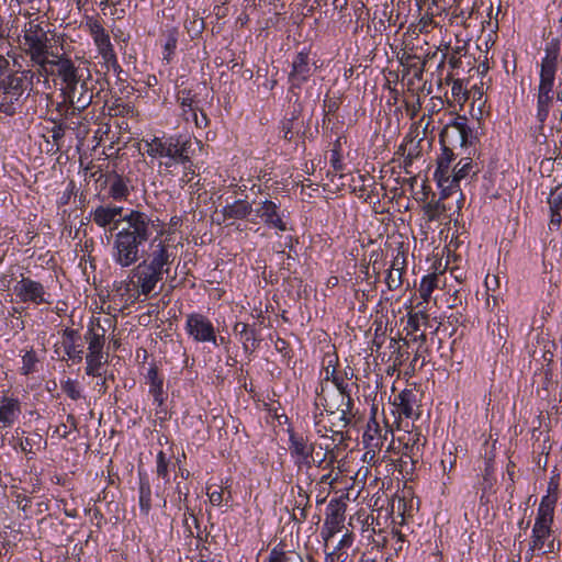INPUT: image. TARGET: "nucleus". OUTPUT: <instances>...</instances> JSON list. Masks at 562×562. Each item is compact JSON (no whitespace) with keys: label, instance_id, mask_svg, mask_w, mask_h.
<instances>
[{"label":"nucleus","instance_id":"58836bf2","mask_svg":"<svg viewBox=\"0 0 562 562\" xmlns=\"http://www.w3.org/2000/svg\"><path fill=\"white\" fill-rule=\"evenodd\" d=\"M405 271H401L397 268H390L387 276L385 278V283L390 291H394L403 284V273Z\"/></svg>","mask_w":562,"mask_h":562},{"label":"nucleus","instance_id":"8fccbe9b","mask_svg":"<svg viewBox=\"0 0 562 562\" xmlns=\"http://www.w3.org/2000/svg\"><path fill=\"white\" fill-rule=\"evenodd\" d=\"M294 507H310V495L301 486H297V497Z\"/></svg>","mask_w":562,"mask_h":562},{"label":"nucleus","instance_id":"bf43d9fd","mask_svg":"<svg viewBox=\"0 0 562 562\" xmlns=\"http://www.w3.org/2000/svg\"><path fill=\"white\" fill-rule=\"evenodd\" d=\"M66 110H65V113H64V116L65 119L69 120L74 116H76L77 114H80L81 112L78 111V109H75V105L74 104H70V103H66Z\"/></svg>","mask_w":562,"mask_h":562},{"label":"nucleus","instance_id":"2f4dec72","mask_svg":"<svg viewBox=\"0 0 562 562\" xmlns=\"http://www.w3.org/2000/svg\"><path fill=\"white\" fill-rule=\"evenodd\" d=\"M408 441H411L409 451L404 452V457H408L412 462H416L418 457L420 456L422 449L425 445V438L422 437L418 432H409L407 434Z\"/></svg>","mask_w":562,"mask_h":562},{"label":"nucleus","instance_id":"9d476101","mask_svg":"<svg viewBox=\"0 0 562 562\" xmlns=\"http://www.w3.org/2000/svg\"><path fill=\"white\" fill-rule=\"evenodd\" d=\"M186 330L196 342H211L214 346H220L224 341L223 337L218 341L214 325L205 315L200 313L187 315Z\"/></svg>","mask_w":562,"mask_h":562},{"label":"nucleus","instance_id":"4468645a","mask_svg":"<svg viewBox=\"0 0 562 562\" xmlns=\"http://www.w3.org/2000/svg\"><path fill=\"white\" fill-rule=\"evenodd\" d=\"M89 26L91 36L93 37L94 44L99 54L102 56L106 68H112L114 71H121V67L119 65L116 54L113 49L110 35L98 21L90 23Z\"/></svg>","mask_w":562,"mask_h":562},{"label":"nucleus","instance_id":"f03ea898","mask_svg":"<svg viewBox=\"0 0 562 562\" xmlns=\"http://www.w3.org/2000/svg\"><path fill=\"white\" fill-rule=\"evenodd\" d=\"M56 57L57 75L63 82V95L65 103H70L79 112L85 111L92 102L95 94V81L92 79L90 63L85 59L74 61L61 55Z\"/></svg>","mask_w":562,"mask_h":562},{"label":"nucleus","instance_id":"0eeeda50","mask_svg":"<svg viewBox=\"0 0 562 562\" xmlns=\"http://www.w3.org/2000/svg\"><path fill=\"white\" fill-rule=\"evenodd\" d=\"M198 142L184 136L154 137L146 142V153L154 158H175L190 160L194 153L193 145Z\"/></svg>","mask_w":562,"mask_h":562},{"label":"nucleus","instance_id":"4be33fe9","mask_svg":"<svg viewBox=\"0 0 562 562\" xmlns=\"http://www.w3.org/2000/svg\"><path fill=\"white\" fill-rule=\"evenodd\" d=\"M21 414L18 398L2 396L0 398V422L4 427H11Z\"/></svg>","mask_w":562,"mask_h":562},{"label":"nucleus","instance_id":"f704fd0d","mask_svg":"<svg viewBox=\"0 0 562 562\" xmlns=\"http://www.w3.org/2000/svg\"><path fill=\"white\" fill-rule=\"evenodd\" d=\"M311 459L318 468L331 470L336 461V454L334 449H326V452L323 454V457H319V453L316 452V456H312Z\"/></svg>","mask_w":562,"mask_h":562},{"label":"nucleus","instance_id":"79ce46f5","mask_svg":"<svg viewBox=\"0 0 562 562\" xmlns=\"http://www.w3.org/2000/svg\"><path fill=\"white\" fill-rule=\"evenodd\" d=\"M558 485L549 484L548 494L541 498L539 505L554 509L558 501Z\"/></svg>","mask_w":562,"mask_h":562},{"label":"nucleus","instance_id":"a878e982","mask_svg":"<svg viewBox=\"0 0 562 562\" xmlns=\"http://www.w3.org/2000/svg\"><path fill=\"white\" fill-rule=\"evenodd\" d=\"M416 395L412 390H404L395 397V405L402 415L407 418L418 416L416 413Z\"/></svg>","mask_w":562,"mask_h":562},{"label":"nucleus","instance_id":"393cba45","mask_svg":"<svg viewBox=\"0 0 562 562\" xmlns=\"http://www.w3.org/2000/svg\"><path fill=\"white\" fill-rule=\"evenodd\" d=\"M476 173L477 169H475V165L473 164L472 159L462 158L452 170V176L449 180V184H451V191L459 188V183L462 179L469 177L470 175L475 176Z\"/></svg>","mask_w":562,"mask_h":562},{"label":"nucleus","instance_id":"de8ad7c7","mask_svg":"<svg viewBox=\"0 0 562 562\" xmlns=\"http://www.w3.org/2000/svg\"><path fill=\"white\" fill-rule=\"evenodd\" d=\"M340 102L337 98H326L324 101L325 115L335 114L339 109Z\"/></svg>","mask_w":562,"mask_h":562},{"label":"nucleus","instance_id":"052dcab7","mask_svg":"<svg viewBox=\"0 0 562 562\" xmlns=\"http://www.w3.org/2000/svg\"><path fill=\"white\" fill-rule=\"evenodd\" d=\"M167 160L161 162L160 165L165 166L166 169H170L172 167H175L176 165L178 164H183L186 165L187 162H190V160H178V159H175V158H166Z\"/></svg>","mask_w":562,"mask_h":562},{"label":"nucleus","instance_id":"7ed1b4c3","mask_svg":"<svg viewBox=\"0 0 562 562\" xmlns=\"http://www.w3.org/2000/svg\"><path fill=\"white\" fill-rule=\"evenodd\" d=\"M559 55V42L553 40L547 44L546 56L541 60L540 82L537 94V120L540 123V127L543 126L553 105V86L558 70Z\"/></svg>","mask_w":562,"mask_h":562},{"label":"nucleus","instance_id":"09e8293b","mask_svg":"<svg viewBox=\"0 0 562 562\" xmlns=\"http://www.w3.org/2000/svg\"><path fill=\"white\" fill-rule=\"evenodd\" d=\"M207 496L212 505L220 506L224 499V491L222 487L214 491H211V487H207Z\"/></svg>","mask_w":562,"mask_h":562},{"label":"nucleus","instance_id":"5fc2aeb1","mask_svg":"<svg viewBox=\"0 0 562 562\" xmlns=\"http://www.w3.org/2000/svg\"><path fill=\"white\" fill-rule=\"evenodd\" d=\"M405 108H406V111H407L408 115L411 116V119H414L418 114V112L422 108L419 98L417 99L416 104L415 103L411 104L409 102L405 101Z\"/></svg>","mask_w":562,"mask_h":562},{"label":"nucleus","instance_id":"680f3d73","mask_svg":"<svg viewBox=\"0 0 562 562\" xmlns=\"http://www.w3.org/2000/svg\"><path fill=\"white\" fill-rule=\"evenodd\" d=\"M249 327H250V326H249L248 324H246V323L237 322V323L234 325L233 330H234V333H235L236 335H239V337H240V336H241L246 330H248V329H249Z\"/></svg>","mask_w":562,"mask_h":562},{"label":"nucleus","instance_id":"603ef678","mask_svg":"<svg viewBox=\"0 0 562 562\" xmlns=\"http://www.w3.org/2000/svg\"><path fill=\"white\" fill-rule=\"evenodd\" d=\"M307 518V508L294 507L292 513V519L295 522H303Z\"/></svg>","mask_w":562,"mask_h":562},{"label":"nucleus","instance_id":"37998d69","mask_svg":"<svg viewBox=\"0 0 562 562\" xmlns=\"http://www.w3.org/2000/svg\"><path fill=\"white\" fill-rule=\"evenodd\" d=\"M157 475L166 482L169 481L168 461L164 451H159L157 454Z\"/></svg>","mask_w":562,"mask_h":562},{"label":"nucleus","instance_id":"4d7b16f0","mask_svg":"<svg viewBox=\"0 0 562 562\" xmlns=\"http://www.w3.org/2000/svg\"><path fill=\"white\" fill-rule=\"evenodd\" d=\"M485 285L487 291H495L499 286V279L497 276H487L485 278Z\"/></svg>","mask_w":562,"mask_h":562},{"label":"nucleus","instance_id":"13d9d810","mask_svg":"<svg viewBox=\"0 0 562 562\" xmlns=\"http://www.w3.org/2000/svg\"><path fill=\"white\" fill-rule=\"evenodd\" d=\"M195 177V172L193 169H191V167H187L184 165V172H183V176L181 178V181L186 184L190 183Z\"/></svg>","mask_w":562,"mask_h":562},{"label":"nucleus","instance_id":"6e6552de","mask_svg":"<svg viewBox=\"0 0 562 562\" xmlns=\"http://www.w3.org/2000/svg\"><path fill=\"white\" fill-rule=\"evenodd\" d=\"M164 274L158 269L140 261L131 270L125 290L126 292L136 291L139 295L147 297L155 291L157 284L162 281Z\"/></svg>","mask_w":562,"mask_h":562},{"label":"nucleus","instance_id":"bb28decb","mask_svg":"<svg viewBox=\"0 0 562 562\" xmlns=\"http://www.w3.org/2000/svg\"><path fill=\"white\" fill-rule=\"evenodd\" d=\"M147 378L149 380V394L154 402L161 407L165 403L164 380L159 376L157 368H150Z\"/></svg>","mask_w":562,"mask_h":562},{"label":"nucleus","instance_id":"dca6fc26","mask_svg":"<svg viewBox=\"0 0 562 562\" xmlns=\"http://www.w3.org/2000/svg\"><path fill=\"white\" fill-rule=\"evenodd\" d=\"M458 155L459 154L453 150L442 148L441 155L437 158V169L434 176L442 190V199L447 198L448 193L451 192L449 180L452 176V171L450 170V165Z\"/></svg>","mask_w":562,"mask_h":562},{"label":"nucleus","instance_id":"b1692460","mask_svg":"<svg viewBox=\"0 0 562 562\" xmlns=\"http://www.w3.org/2000/svg\"><path fill=\"white\" fill-rule=\"evenodd\" d=\"M325 373V380H331L338 391V403H346L348 398L353 400L351 397L350 383L346 381V378H342L341 372L337 371L335 368L330 370L329 367H327Z\"/></svg>","mask_w":562,"mask_h":562},{"label":"nucleus","instance_id":"ddd939ff","mask_svg":"<svg viewBox=\"0 0 562 562\" xmlns=\"http://www.w3.org/2000/svg\"><path fill=\"white\" fill-rule=\"evenodd\" d=\"M14 293L22 303H33L35 305L53 304V297L46 292L44 285L29 277H22L14 285Z\"/></svg>","mask_w":562,"mask_h":562},{"label":"nucleus","instance_id":"f8f14e48","mask_svg":"<svg viewBox=\"0 0 562 562\" xmlns=\"http://www.w3.org/2000/svg\"><path fill=\"white\" fill-rule=\"evenodd\" d=\"M252 204L254 217L250 218V222L258 223L257 220H260L265 225L281 232L288 229L280 203L266 199L263 201H252Z\"/></svg>","mask_w":562,"mask_h":562},{"label":"nucleus","instance_id":"6ab92c4d","mask_svg":"<svg viewBox=\"0 0 562 562\" xmlns=\"http://www.w3.org/2000/svg\"><path fill=\"white\" fill-rule=\"evenodd\" d=\"M313 74L307 53L300 52L292 63L289 80L293 87L300 88Z\"/></svg>","mask_w":562,"mask_h":562},{"label":"nucleus","instance_id":"72a5a7b5","mask_svg":"<svg viewBox=\"0 0 562 562\" xmlns=\"http://www.w3.org/2000/svg\"><path fill=\"white\" fill-rule=\"evenodd\" d=\"M240 341L243 342L245 352H252L258 347V344L260 341V339L258 338V331L256 330V328L249 327V329L246 330L240 336Z\"/></svg>","mask_w":562,"mask_h":562},{"label":"nucleus","instance_id":"20e7f679","mask_svg":"<svg viewBox=\"0 0 562 562\" xmlns=\"http://www.w3.org/2000/svg\"><path fill=\"white\" fill-rule=\"evenodd\" d=\"M49 40L47 32L42 27L37 20H31L25 23L23 29V50L31 60L38 66L40 74L44 75L45 80L54 72L56 59H48V56H55L49 53Z\"/></svg>","mask_w":562,"mask_h":562},{"label":"nucleus","instance_id":"cd10ccee","mask_svg":"<svg viewBox=\"0 0 562 562\" xmlns=\"http://www.w3.org/2000/svg\"><path fill=\"white\" fill-rule=\"evenodd\" d=\"M127 180L120 175H113L110 178L109 194L115 201L126 200L130 195Z\"/></svg>","mask_w":562,"mask_h":562},{"label":"nucleus","instance_id":"c03bdc74","mask_svg":"<svg viewBox=\"0 0 562 562\" xmlns=\"http://www.w3.org/2000/svg\"><path fill=\"white\" fill-rule=\"evenodd\" d=\"M61 390L71 398L79 400L81 397V392L78 387V383L74 380L68 379L61 384Z\"/></svg>","mask_w":562,"mask_h":562},{"label":"nucleus","instance_id":"a19ab883","mask_svg":"<svg viewBox=\"0 0 562 562\" xmlns=\"http://www.w3.org/2000/svg\"><path fill=\"white\" fill-rule=\"evenodd\" d=\"M43 437L40 434H32L20 442L21 450L25 453H34V448H40Z\"/></svg>","mask_w":562,"mask_h":562},{"label":"nucleus","instance_id":"6e6d98bb","mask_svg":"<svg viewBox=\"0 0 562 562\" xmlns=\"http://www.w3.org/2000/svg\"><path fill=\"white\" fill-rule=\"evenodd\" d=\"M182 116L187 122L194 121L198 116V108L193 105L182 110Z\"/></svg>","mask_w":562,"mask_h":562},{"label":"nucleus","instance_id":"c756f323","mask_svg":"<svg viewBox=\"0 0 562 562\" xmlns=\"http://www.w3.org/2000/svg\"><path fill=\"white\" fill-rule=\"evenodd\" d=\"M265 562H304L302 557L295 551L284 550L283 544H278L271 549Z\"/></svg>","mask_w":562,"mask_h":562},{"label":"nucleus","instance_id":"f257e3e1","mask_svg":"<svg viewBox=\"0 0 562 562\" xmlns=\"http://www.w3.org/2000/svg\"><path fill=\"white\" fill-rule=\"evenodd\" d=\"M91 215L98 226L106 227L113 224L111 232L117 231L114 234L112 258L122 268L131 267L143 258L145 244L158 231V221L137 210H131L122 218L114 220L110 206L100 205Z\"/></svg>","mask_w":562,"mask_h":562},{"label":"nucleus","instance_id":"5701e85b","mask_svg":"<svg viewBox=\"0 0 562 562\" xmlns=\"http://www.w3.org/2000/svg\"><path fill=\"white\" fill-rule=\"evenodd\" d=\"M254 213V204L246 200H236L222 210L223 220H245Z\"/></svg>","mask_w":562,"mask_h":562},{"label":"nucleus","instance_id":"774afa93","mask_svg":"<svg viewBox=\"0 0 562 562\" xmlns=\"http://www.w3.org/2000/svg\"><path fill=\"white\" fill-rule=\"evenodd\" d=\"M64 136V128L61 125L55 126L53 128V139L57 142Z\"/></svg>","mask_w":562,"mask_h":562},{"label":"nucleus","instance_id":"e2e57ef3","mask_svg":"<svg viewBox=\"0 0 562 562\" xmlns=\"http://www.w3.org/2000/svg\"><path fill=\"white\" fill-rule=\"evenodd\" d=\"M195 126L199 128L205 127L209 123L207 116L205 113L201 111V114L196 116V119L193 121Z\"/></svg>","mask_w":562,"mask_h":562},{"label":"nucleus","instance_id":"39448f33","mask_svg":"<svg viewBox=\"0 0 562 562\" xmlns=\"http://www.w3.org/2000/svg\"><path fill=\"white\" fill-rule=\"evenodd\" d=\"M321 404L324 406L325 413L315 414V427L317 434L328 437V432L342 438V430L347 428L353 420V400H347L346 403L327 402L322 395H318Z\"/></svg>","mask_w":562,"mask_h":562},{"label":"nucleus","instance_id":"a18cd8bd","mask_svg":"<svg viewBox=\"0 0 562 562\" xmlns=\"http://www.w3.org/2000/svg\"><path fill=\"white\" fill-rule=\"evenodd\" d=\"M14 99H11L10 95L3 94L0 100V111L5 113L7 115H14L16 113V109L14 106Z\"/></svg>","mask_w":562,"mask_h":562},{"label":"nucleus","instance_id":"7c9ffc66","mask_svg":"<svg viewBox=\"0 0 562 562\" xmlns=\"http://www.w3.org/2000/svg\"><path fill=\"white\" fill-rule=\"evenodd\" d=\"M139 508L144 515L151 509V488L146 475L139 473Z\"/></svg>","mask_w":562,"mask_h":562},{"label":"nucleus","instance_id":"a211bd4d","mask_svg":"<svg viewBox=\"0 0 562 562\" xmlns=\"http://www.w3.org/2000/svg\"><path fill=\"white\" fill-rule=\"evenodd\" d=\"M63 347L66 357L63 359H69L74 362H81L83 359V342L79 330L72 328H66L63 331Z\"/></svg>","mask_w":562,"mask_h":562},{"label":"nucleus","instance_id":"1a4fd4ad","mask_svg":"<svg viewBox=\"0 0 562 562\" xmlns=\"http://www.w3.org/2000/svg\"><path fill=\"white\" fill-rule=\"evenodd\" d=\"M467 122L465 116L459 115L445 126L440 133L442 148L454 151L457 148H464L472 144V130Z\"/></svg>","mask_w":562,"mask_h":562},{"label":"nucleus","instance_id":"2eb2a0df","mask_svg":"<svg viewBox=\"0 0 562 562\" xmlns=\"http://www.w3.org/2000/svg\"><path fill=\"white\" fill-rule=\"evenodd\" d=\"M34 77L37 78L38 82L41 77H44V75H41L40 71L36 74L31 70H24L21 75H8L0 81V89L3 90V94H8L11 99L19 101L23 92L26 90L27 83L33 86Z\"/></svg>","mask_w":562,"mask_h":562},{"label":"nucleus","instance_id":"423d86ee","mask_svg":"<svg viewBox=\"0 0 562 562\" xmlns=\"http://www.w3.org/2000/svg\"><path fill=\"white\" fill-rule=\"evenodd\" d=\"M106 328L100 317H91L88 329L83 336L88 344V353L86 356V373L91 376L101 375V367L106 362L104 359L103 347L105 342Z\"/></svg>","mask_w":562,"mask_h":562},{"label":"nucleus","instance_id":"ea45409f","mask_svg":"<svg viewBox=\"0 0 562 562\" xmlns=\"http://www.w3.org/2000/svg\"><path fill=\"white\" fill-rule=\"evenodd\" d=\"M554 509L539 505L535 524L553 525Z\"/></svg>","mask_w":562,"mask_h":562},{"label":"nucleus","instance_id":"338daca9","mask_svg":"<svg viewBox=\"0 0 562 562\" xmlns=\"http://www.w3.org/2000/svg\"><path fill=\"white\" fill-rule=\"evenodd\" d=\"M431 23H432V19L431 18H423L419 21L420 32H427L428 27L431 25Z\"/></svg>","mask_w":562,"mask_h":562},{"label":"nucleus","instance_id":"4c0bfd02","mask_svg":"<svg viewBox=\"0 0 562 562\" xmlns=\"http://www.w3.org/2000/svg\"><path fill=\"white\" fill-rule=\"evenodd\" d=\"M178 44V31L176 29H171L167 32V40L166 44L164 46L165 48V55L164 59L168 63L171 59L172 54L175 53V49L177 48Z\"/></svg>","mask_w":562,"mask_h":562},{"label":"nucleus","instance_id":"aec40b11","mask_svg":"<svg viewBox=\"0 0 562 562\" xmlns=\"http://www.w3.org/2000/svg\"><path fill=\"white\" fill-rule=\"evenodd\" d=\"M552 532V526L533 524L529 548L527 550L528 561H530L536 553L539 554V552L544 549V546L551 538Z\"/></svg>","mask_w":562,"mask_h":562},{"label":"nucleus","instance_id":"f3484780","mask_svg":"<svg viewBox=\"0 0 562 562\" xmlns=\"http://www.w3.org/2000/svg\"><path fill=\"white\" fill-rule=\"evenodd\" d=\"M290 442V452L291 456L295 459V463L297 465L311 464V458L314 452V445L308 442L307 437L303 435L296 434L294 431L290 432L289 436Z\"/></svg>","mask_w":562,"mask_h":562},{"label":"nucleus","instance_id":"0e129e2a","mask_svg":"<svg viewBox=\"0 0 562 562\" xmlns=\"http://www.w3.org/2000/svg\"><path fill=\"white\" fill-rule=\"evenodd\" d=\"M393 538H395V546H394V549L396 551H401L403 550V547H404V535H402L401 532L396 531L393 536Z\"/></svg>","mask_w":562,"mask_h":562},{"label":"nucleus","instance_id":"412c9836","mask_svg":"<svg viewBox=\"0 0 562 562\" xmlns=\"http://www.w3.org/2000/svg\"><path fill=\"white\" fill-rule=\"evenodd\" d=\"M346 504L339 499H331L326 509V518L324 526L329 533H335L340 529L345 520Z\"/></svg>","mask_w":562,"mask_h":562},{"label":"nucleus","instance_id":"49530a36","mask_svg":"<svg viewBox=\"0 0 562 562\" xmlns=\"http://www.w3.org/2000/svg\"><path fill=\"white\" fill-rule=\"evenodd\" d=\"M177 99L182 110L195 104L194 97L191 94V91L187 89L179 91Z\"/></svg>","mask_w":562,"mask_h":562},{"label":"nucleus","instance_id":"3c124183","mask_svg":"<svg viewBox=\"0 0 562 562\" xmlns=\"http://www.w3.org/2000/svg\"><path fill=\"white\" fill-rule=\"evenodd\" d=\"M330 164L335 171H341L344 169V164L341 161V155L338 149H334L331 151Z\"/></svg>","mask_w":562,"mask_h":562},{"label":"nucleus","instance_id":"c85d7f7f","mask_svg":"<svg viewBox=\"0 0 562 562\" xmlns=\"http://www.w3.org/2000/svg\"><path fill=\"white\" fill-rule=\"evenodd\" d=\"M548 204L551 212L550 224L553 226H560L562 220L560 214V210L562 209V191L559 187L550 192Z\"/></svg>","mask_w":562,"mask_h":562},{"label":"nucleus","instance_id":"473e14b6","mask_svg":"<svg viewBox=\"0 0 562 562\" xmlns=\"http://www.w3.org/2000/svg\"><path fill=\"white\" fill-rule=\"evenodd\" d=\"M437 281H438V277L436 273H431V274H428L423 278L418 291H419L420 297L425 302H428L431 293L437 288Z\"/></svg>","mask_w":562,"mask_h":562},{"label":"nucleus","instance_id":"c9c22d12","mask_svg":"<svg viewBox=\"0 0 562 562\" xmlns=\"http://www.w3.org/2000/svg\"><path fill=\"white\" fill-rule=\"evenodd\" d=\"M425 214L427 215L429 221H435L440 218V216L446 212V205L438 201H430L425 206Z\"/></svg>","mask_w":562,"mask_h":562},{"label":"nucleus","instance_id":"864d4df0","mask_svg":"<svg viewBox=\"0 0 562 562\" xmlns=\"http://www.w3.org/2000/svg\"><path fill=\"white\" fill-rule=\"evenodd\" d=\"M406 257L404 252H397L394 257L390 268H397L401 271H405Z\"/></svg>","mask_w":562,"mask_h":562},{"label":"nucleus","instance_id":"69168bd1","mask_svg":"<svg viewBox=\"0 0 562 562\" xmlns=\"http://www.w3.org/2000/svg\"><path fill=\"white\" fill-rule=\"evenodd\" d=\"M55 434H58L61 438H67L70 430L68 429V426L66 424H60L56 427Z\"/></svg>","mask_w":562,"mask_h":562},{"label":"nucleus","instance_id":"9b49d317","mask_svg":"<svg viewBox=\"0 0 562 562\" xmlns=\"http://www.w3.org/2000/svg\"><path fill=\"white\" fill-rule=\"evenodd\" d=\"M162 235V229L158 224V231L154 233L148 241H150V251L142 262H146V265L158 269L159 271L168 274L170 270V265L173 261V255L170 252V245L166 244L160 236Z\"/></svg>","mask_w":562,"mask_h":562},{"label":"nucleus","instance_id":"e433bc0d","mask_svg":"<svg viewBox=\"0 0 562 562\" xmlns=\"http://www.w3.org/2000/svg\"><path fill=\"white\" fill-rule=\"evenodd\" d=\"M38 362L36 352L31 349L22 357L21 373L29 375L35 371L36 363Z\"/></svg>","mask_w":562,"mask_h":562}]
</instances>
